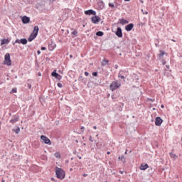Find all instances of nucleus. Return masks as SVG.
<instances>
[{"mask_svg": "<svg viewBox=\"0 0 182 182\" xmlns=\"http://www.w3.org/2000/svg\"><path fill=\"white\" fill-rule=\"evenodd\" d=\"M55 176L59 180H63L65 177H66V173L65 170L62 169V168H59L58 166L55 167Z\"/></svg>", "mask_w": 182, "mask_h": 182, "instance_id": "nucleus-1", "label": "nucleus"}, {"mask_svg": "<svg viewBox=\"0 0 182 182\" xmlns=\"http://www.w3.org/2000/svg\"><path fill=\"white\" fill-rule=\"evenodd\" d=\"M122 86V84L119 81H112L109 85V89L112 92H114L117 89H119Z\"/></svg>", "mask_w": 182, "mask_h": 182, "instance_id": "nucleus-2", "label": "nucleus"}, {"mask_svg": "<svg viewBox=\"0 0 182 182\" xmlns=\"http://www.w3.org/2000/svg\"><path fill=\"white\" fill-rule=\"evenodd\" d=\"M11 62H12V60H11V54L7 53L4 55V65H7V66H11L12 65Z\"/></svg>", "mask_w": 182, "mask_h": 182, "instance_id": "nucleus-3", "label": "nucleus"}, {"mask_svg": "<svg viewBox=\"0 0 182 182\" xmlns=\"http://www.w3.org/2000/svg\"><path fill=\"white\" fill-rule=\"evenodd\" d=\"M41 140H42L41 143H44L45 144H48V146H50L52 144V141H50V139H49V138H48V136L45 135L41 136Z\"/></svg>", "mask_w": 182, "mask_h": 182, "instance_id": "nucleus-4", "label": "nucleus"}, {"mask_svg": "<svg viewBox=\"0 0 182 182\" xmlns=\"http://www.w3.org/2000/svg\"><path fill=\"white\" fill-rule=\"evenodd\" d=\"M112 32L115 33V35L117 36V38H123V31H122V28L117 27V31Z\"/></svg>", "mask_w": 182, "mask_h": 182, "instance_id": "nucleus-5", "label": "nucleus"}, {"mask_svg": "<svg viewBox=\"0 0 182 182\" xmlns=\"http://www.w3.org/2000/svg\"><path fill=\"white\" fill-rule=\"evenodd\" d=\"M15 43H21V45H26L28 43V39L26 38H21V39H16L14 43H13V45H15Z\"/></svg>", "mask_w": 182, "mask_h": 182, "instance_id": "nucleus-6", "label": "nucleus"}, {"mask_svg": "<svg viewBox=\"0 0 182 182\" xmlns=\"http://www.w3.org/2000/svg\"><path fill=\"white\" fill-rule=\"evenodd\" d=\"M51 76H53V77H55V79H57V80H60L62 79V75H60L59 73H56V70H54L52 72Z\"/></svg>", "mask_w": 182, "mask_h": 182, "instance_id": "nucleus-7", "label": "nucleus"}, {"mask_svg": "<svg viewBox=\"0 0 182 182\" xmlns=\"http://www.w3.org/2000/svg\"><path fill=\"white\" fill-rule=\"evenodd\" d=\"M101 18L99 16H94L91 18V22L95 24H97L99 22H100Z\"/></svg>", "mask_w": 182, "mask_h": 182, "instance_id": "nucleus-8", "label": "nucleus"}, {"mask_svg": "<svg viewBox=\"0 0 182 182\" xmlns=\"http://www.w3.org/2000/svg\"><path fill=\"white\" fill-rule=\"evenodd\" d=\"M163 119L160 117H157L155 118V125L160 127L163 124Z\"/></svg>", "mask_w": 182, "mask_h": 182, "instance_id": "nucleus-9", "label": "nucleus"}, {"mask_svg": "<svg viewBox=\"0 0 182 182\" xmlns=\"http://www.w3.org/2000/svg\"><path fill=\"white\" fill-rule=\"evenodd\" d=\"M21 22L22 23H23L24 25H26L27 23H29V22H31V18L26 16H23L21 18Z\"/></svg>", "mask_w": 182, "mask_h": 182, "instance_id": "nucleus-10", "label": "nucleus"}, {"mask_svg": "<svg viewBox=\"0 0 182 182\" xmlns=\"http://www.w3.org/2000/svg\"><path fill=\"white\" fill-rule=\"evenodd\" d=\"M16 122H19V115H13L12 119L10 120L11 124H15Z\"/></svg>", "mask_w": 182, "mask_h": 182, "instance_id": "nucleus-11", "label": "nucleus"}, {"mask_svg": "<svg viewBox=\"0 0 182 182\" xmlns=\"http://www.w3.org/2000/svg\"><path fill=\"white\" fill-rule=\"evenodd\" d=\"M133 28H134V24L132 23H130L129 24H127L125 26V31H127V32H130L132 29H133Z\"/></svg>", "mask_w": 182, "mask_h": 182, "instance_id": "nucleus-12", "label": "nucleus"}, {"mask_svg": "<svg viewBox=\"0 0 182 182\" xmlns=\"http://www.w3.org/2000/svg\"><path fill=\"white\" fill-rule=\"evenodd\" d=\"M84 14H85V15H93L95 16L96 15V11L93 9H90V10H86L84 11Z\"/></svg>", "mask_w": 182, "mask_h": 182, "instance_id": "nucleus-13", "label": "nucleus"}, {"mask_svg": "<svg viewBox=\"0 0 182 182\" xmlns=\"http://www.w3.org/2000/svg\"><path fill=\"white\" fill-rule=\"evenodd\" d=\"M56 48V43H55L53 41H51L50 43L48 44V50L52 51Z\"/></svg>", "mask_w": 182, "mask_h": 182, "instance_id": "nucleus-14", "label": "nucleus"}, {"mask_svg": "<svg viewBox=\"0 0 182 182\" xmlns=\"http://www.w3.org/2000/svg\"><path fill=\"white\" fill-rule=\"evenodd\" d=\"M97 6L99 9L102 10L105 8V2H103V0H99L97 3Z\"/></svg>", "mask_w": 182, "mask_h": 182, "instance_id": "nucleus-15", "label": "nucleus"}, {"mask_svg": "<svg viewBox=\"0 0 182 182\" xmlns=\"http://www.w3.org/2000/svg\"><path fill=\"white\" fill-rule=\"evenodd\" d=\"M164 55L167 56V53H166L163 50H160L159 53L158 54V57L159 58V59H163V57L164 56Z\"/></svg>", "mask_w": 182, "mask_h": 182, "instance_id": "nucleus-16", "label": "nucleus"}, {"mask_svg": "<svg viewBox=\"0 0 182 182\" xmlns=\"http://www.w3.org/2000/svg\"><path fill=\"white\" fill-rule=\"evenodd\" d=\"M9 42H11V40H9V38H4L1 40V46L2 45H8Z\"/></svg>", "mask_w": 182, "mask_h": 182, "instance_id": "nucleus-17", "label": "nucleus"}, {"mask_svg": "<svg viewBox=\"0 0 182 182\" xmlns=\"http://www.w3.org/2000/svg\"><path fill=\"white\" fill-rule=\"evenodd\" d=\"M36 36H36V34H33V33H31L30 36L28 38V42H32V41H34V39L36 38Z\"/></svg>", "mask_w": 182, "mask_h": 182, "instance_id": "nucleus-18", "label": "nucleus"}, {"mask_svg": "<svg viewBox=\"0 0 182 182\" xmlns=\"http://www.w3.org/2000/svg\"><path fill=\"white\" fill-rule=\"evenodd\" d=\"M139 168L144 171L145 170H147L149 168V164H142L140 166Z\"/></svg>", "mask_w": 182, "mask_h": 182, "instance_id": "nucleus-19", "label": "nucleus"}, {"mask_svg": "<svg viewBox=\"0 0 182 182\" xmlns=\"http://www.w3.org/2000/svg\"><path fill=\"white\" fill-rule=\"evenodd\" d=\"M31 33L38 36V33H39V27L38 26H35Z\"/></svg>", "mask_w": 182, "mask_h": 182, "instance_id": "nucleus-20", "label": "nucleus"}, {"mask_svg": "<svg viewBox=\"0 0 182 182\" xmlns=\"http://www.w3.org/2000/svg\"><path fill=\"white\" fill-rule=\"evenodd\" d=\"M119 23H121V25H126L129 23V21L125 20L124 18H119Z\"/></svg>", "mask_w": 182, "mask_h": 182, "instance_id": "nucleus-21", "label": "nucleus"}, {"mask_svg": "<svg viewBox=\"0 0 182 182\" xmlns=\"http://www.w3.org/2000/svg\"><path fill=\"white\" fill-rule=\"evenodd\" d=\"M16 129H13L12 132L16 133V134H19V133L21 132V128L18 126H16Z\"/></svg>", "mask_w": 182, "mask_h": 182, "instance_id": "nucleus-22", "label": "nucleus"}, {"mask_svg": "<svg viewBox=\"0 0 182 182\" xmlns=\"http://www.w3.org/2000/svg\"><path fill=\"white\" fill-rule=\"evenodd\" d=\"M39 141H36L33 143V147H34V149H39Z\"/></svg>", "mask_w": 182, "mask_h": 182, "instance_id": "nucleus-23", "label": "nucleus"}, {"mask_svg": "<svg viewBox=\"0 0 182 182\" xmlns=\"http://www.w3.org/2000/svg\"><path fill=\"white\" fill-rule=\"evenodd\" d=\"M169 156L171 159H178V156L176 155V154H173V152L169 153Z\"/></svg>", "mask_w": 182, "mask_h": 182, "instance_id": "nucleus-24", "label": "nucleus"}, {"mask_svg": "<svg viewBox=\"0 0 182 182\" xmlns=\"http://www.w3.org/2000/svg\"><path fill=\"white\" fill-rule=\"evenodd\" d=\"M102 66H106V65H109V60L104 58L101 63Z\"/></svg>", "mask_w": 182, "mask_h": 182, "instance_id": "nucleus-25", "label": "nucleus"}, {"mask_svg": "<svg viewBox=\"0 0 182 182\" xmlns=\"http://www.w3.org/2000/svg\"><path fill=\"white\" fill-rule=\"evenodd\" d=\"M119 160L122 161V163H126V158H124V155H122L121 156H119Z\"/></svg>", "mask_w": 182, "mask_h": 182, "instance_id": "nucleus-26", "label": "nucleus"}, {"mask_svg": "<svg viewBox=\"0 0 182 182\" xmlns=\"http://www.w3.org/2000/svg\"><path fill=\"white\" fill-rule=\"evenodd\" d=\"M55 159H61L62 156L60 155V152H55L54 154Z\"/></svg>", "mask_w": 182, "mask_h": 182, "instance_id": "nucleus-27", "label": "nucleus"}, {"mask_svg": "<svg viewBox=\"0 0 182 182\" xmlns=\"http://www.w3.org/2000/svg\"><path fill=\"white\" fill-rule=\"evenodd\" d=\"M105 35V33H103V31H97V33H96V36H103Z\"/></svg>", "mask_w": 182, "mask_h": 182, "instance_id": "nucleus-28", "label": "nucleus"}, {"mask_svg": "<svg viewBox=\"0 0 182 182\" xmlns=\"http://www.w3.org/2000/svg\"><path fill=\"white\" fill-rule=\"evenodd\" d=\"M71 33L73 35V38H76V36H77V30H74Z\"/></svg>", "mask_w": 182, "mask_h": 182, "instance_id": "nucleus-29", "label": "nucleus"}, {"mask_svg": "<svg viewBox=\"0 0 182 182\" xmlns=\"http://www.w3.org/2000/svg\"><path fill=\"white\" fill-rule=\"evenodd\" d=\"M108 6H109V8H112V9H114V4H113L112 3H109Z\"/></svg>", "mask_w": 182, "mask_h": 182, "instance_id": "nucleus-30", "label": "nucleus"}, {"mask_svg": "<svg viewBox=\"0 0 182 182\" xmlns=\"http://www.w3.org/2000/svg\"><path fill=\"white\" fill-rule=\"evenodd\" d=\"M118 77H119L120 79H122V80L125 79L124 75H122V73H120L118 74Z\"/></svg>", "mask_w": 182, "mask_h": 182, "instance_id": "nucleus-31", "label": "nucleus"}, {"mask_svg": "<svg viewBox=\"0 0 182 182\" xmlns=\"http://www.w3.org/2000/svg\"><path fill=\"white\" fill-rule=\"evenodd\" d=\"M16 92H18V90H17L16 87H15L11 90L10 93H16Z\"/></svg>", "mask_w": 182, "mask_h": 182, "instance_id": "nucleus-32", "label": "nucleus"}, {"mask_svg": "<svg viewBox=\"0 0 182 182\" xmlns=\"http://www.w3.org/2000/svg\"><path fill=\"white\" fill-rule=\"evenodd\" d=\"M79 82H83V80H85V79L83 78V76H80L78 78Z\"/></svg>", "mask_w": 182, "mask_h": 182, "instance_id": "nucleus-33", "label": "nucleus"}, {"mask_svg": "<svg viewBox=\"0 0 182 182\" xmlns=\"http://www.w3.org/2000/svg\"><path fill=\"white\" fill-rule=\"evenodd\" d=\"M89 140H90V141H91V143H93V141H95V143H96V140H94V141H93V138L92 137V136H90L89 137Z\"/></svg>", "mask_w": 182, "mask_h": 182, "instance_id": "nucleus-34", "label": "nucleus"}, {"mask_svg": "<svg viewBox=\"0 0 182 182\" xmlns=\"http://www.w3.org/2000/svg\"><path fill=\"white\" fill-rule=\"evenodd\" d=\"M57 86H58V87H60V88L63 87V85H62V83H60V82H58V83L57 84Z\"/></svg>", "mask_w": 182, "mask_h": 182, "instance_id": "nucleus-35", "label": "nucleus"}, {"mask_svg": "<svg viewBox=\"0 0 182 182\" xmlns=\"http://www.w3.org/2000/svg\"><path fill=\"white\" fill-rule=\"evenodd\" d=\"M97 75H98L97 72H93L92 73V76H94L95 77H97Z\"/></svg>", "mask_w": 182, "mask_h": 182, "instance_id": "nucleus-36", "label": "nucleus"}, {"mask_svg": "<svg viewBox=\"0 0 182 182\" xmlns=\"http://www.w3.org/2000/svg\"><path fill=\"white\" fill-rule=\"evenodd\" d=\"M81 133H83L85 132V127H81Z\"/></svg>", "mask_w": 182, "mask_h": 182, "instance_id": "nucleus-37", "label": "nucleus"}, {"mask_svg": "<svg viewBox=\"0 0 182 182\" xmlns=\"http://www.w3.org/2000/svg\"><path fill=\"white\" fill-rule=\"evenodd\" d=\"M148 100H149V102H154V100H156L151 99V98H148Z\"/></svg>", "mask_w": 182, "mask_h": 182, "instance_id": "nucleus-38", "label": "nucleus"}, {"mask_svg": "<svg viewBox=\"0 0 182 182\" xmlns=\"http://www.w3.org/2000/svg\"><path fill=\"white\" fill-rule=\"evenodd\" d=\"M166 63H167L166 60H162V65H166Z\"/></svg>", "mask_w": 182, "mask_h": 182, "instance_id": "nucleus-39", "label": "nucleus"}, {"mask_svg": "<svg viewBox=\"0 0 182 182\" xmlns=\"http://www.w3.org/2000/svg\"><path fill=\"white\" fill-rule=\"evenodd\" d=\"M49 2H50L51 4H53V2H55L56 0H48Z\"/></svg>", "mask_w": 182, "mask_h": 182, "instance_id": "nucleus-40", "label": "nucleus"}, {"mask_svg": "<svg viewBox=\"0 0 182 182\" xmlns=\"http://www.w3.org/2000/svg\"><path fill=\"white\" fill-rule=\"evenodd\" d=\"M50 180H51V181L58 182V181H56V180L55 179V178H51Z\"/></svg>", "mask_w": 182, "mask_h": 182, "instance_id": "nucleus-41", "label": "nucleus"}, {"mask_svg": "<svg viewBox=\"0 0 182 182\" xmlns=\"http://www.w3.org/2000/svg\"><path fill=\"white\" fill-rule=\"evenodd\" d=\"M41 50H46V47H41Z\"/></svg>", "mask_w": 182, "mask_h": 182, "instance_id": "nucleus-42", "label": "nucleus"}, {"mask_svg": "<svg viewBox=\"0 0 182 182\" xmlns=\"http://www.w3.org/2000/svg\"><path fill=\"white\" fill-rule=\"evenodd\" d=\"M84 73L86 76H89V72L85 71Z\"/></svg>", "mask_w": 182, "mask_h": 182, "instance_id": "nucleus-43", "label": "nucleus"}, {"mask_svg": "<svg viewBox=\"0 0 182 182\" xmlns=\"http://www.w3.org/2000/svg\"><path fill=\"white\" fill-rule=\"evenodd\" d=\"M111 97H112V99H113V100L116 99V96H114V95H112Z\"/></svg>", "mask_w": 182, "mask_h": 182, "instance_id": "nucleus-44", "label": "nucleus"}, {"mask_svg": "<svg viewBox=\"0 0 182 182\" xmlns=\"http://www.w3.org/2000/svg\"><path fill=\"white\" fill-rule=\"evenodd\" d=\"M28 89H31L32 88V85L31 84H28Z\"/></svg>", "mask_w": 182, "mask_h": 182, "instance_id": "nucleus-45", "label": "nucleus"}, {"mask_svg": "<svg viewBox=\"0 0 182 182\" xmlns=\"http://www.w3.org/2000/svg\"><path fill=\"white\" fill-rule=\"evenodd\" d=\"M46 60L47 62H49V60H50V58H49L48 57H47V58H46Z\"/></svg>", "mask_w": 182, "mask_h": 182, "instance_id": "nucleus-46", "label": "nucleus"}, {"mask_svg": "<svg viewBox=\"0 0 182 182\" xmlns=\"http://www.w3.org/2000/svg\"><path fill=\"white\" fill-rule=\"evenodd\" d=\"M82 177H87V173L82 174Z\"/></svg>", "mask_w": 182, "mask_h": 182, "instance_id": "nucleus-47", "label": "nucleus"}, {"mask_svg": "<svg viewBox=\"0 0 182 182\" xmlns=\"http://www.w3.org/2000/svg\"><path fill=\"white\" fill-rule=\"evenodd\" d=\"M114 68H115L116 69H118L119 65H117V64H116V65H114Z\"/></svg>", "mask_w": 182, "mask_h": 182, "instance_id": "nucleus-48", "label": "nucleus"}, {"mask_svg": "<svg viewBox=\"0 0 182 182\" xmlns=\"http://www.w3.org/2000/svg\"><path fill=\"white\" fill-rule=\"evenodd\" d=\"M166 68L167 69H170V65H166Z\"/></svg>", "mask_w": 182, "mask_h": 182, "instance_id": "nucleus-49", "label": "nucleus"}, {"mask_svg": "<svg viewBox=\"0 0 182 182\" xmlns=\"http://www.w3.org/2000/svg\"><path fill=\"white\" fill-rule=\"evenodd\" d=\"M77 157H78V159H80V160H82V156H80L79 155H77Z\"/></svg>", "mask_w": 182, "mask_h": 182, "instance_id": "nucleus-50", "label": "nucleus"}, {"mask_svg": "<svg viewBox=\"0 0 182 182\" xmlns=\"http://www.w3.org/2000/svg\"><path fill=\"white\" fill-rule=\"evenodd\" d=\"M37 54H38V55H41V50H38L37 51Z\"/></svg>", "mask_w": 182, "mask_h": 182, "instance_id": "nucleus-51", "label": "nucleus"}, {"mask_svg": "<svg viewBox=\"0 0 182 182\" xmlns=\"http://www.w3.org/2000/svg\"><path fill=\"white\" fill-rule=\"evenodd\" d=\"M161 109H164V105H161Z\"/></svg>", "mask_w": 182, "mask_h": 182, "instance_id": "nucleus-52", "label": "nucleus"}, {"mask_svg": "<svg viewBox=\"0 0 182 182\" xmlns=\"http://www.w3.org/2000/svg\"><path fill=\"white\" fill-rule=\"evenodd\" d=\"M120 174H123L124 171H119Z\"/></svg>", "mask_w": 182, "mask_h": 182, "instance_id": "nucleus-53", "label": "nucleus"}, {"mask_svg": "<svg viewBox=\"0 0 182 182\" xmlns=\"http://www.w3.org/2000/svg\"><path fill=\"white\" fill-rule=\"evenodd\" d=\"M93 129H95V130H96V129H97V127L94 126V127H93Z\"/></svg>", "mask_w": 182, "mask_h": 182, "instance_id": "nucleus-54", "label": "nucleus"}, {"mask_svg": "<svg viewBox=\"0 0 182 182\" xmlns=\"http://www.w3.org/2000/svg\"><path fill=\"white\" fill-rule=\"evenodd\" d=\"M125 2H130L131 0H124Z\"/></svg>", "mask_w": 182, "mask_h": 182, "instance_id": "nucleus-55", "label": "nucleus"}, {"mask_svg": "<svg viewBox=\"0 0 182 182\" xmlns=\"http://www.w3.org/2000/svg\"><path fill=\"white\" fill-rule=\"evenodd\" d=\"M139 1H140L141 4H144V1H143V0H139Z\"/></svg>", "mask_w": 182, "mask_h": 182, "instance_id": "nucleus-56", "label": "nucleus"}, {"mask_svg": "<svg viewBox=\"0 0 182 182\" xmlns=\"http://www.w3.org/2000/svg\"><path fill=\"white\" fill-rule=\"evenodd\" d=\"M38 76H42V74L41 73H38Z\"/></svg>", "mask_w": 182, "mask_h": 182, "instance_id": "nucleus-57", "label": "nucleus"}, {"mask_svg": "<svg viewBox=\"0 0 182 182\" xmlns=\"http://www.w3.org/2000/svg\"><path fill=\"white\" fill-rule=\"evenodd\" d=\"M70 58H73V55H70Z\"/></svg>", "mask_w": 182, "mask_h": 182, "instance_id": "nucleus-58", "label": "nucleus"}, {"mask_svg": "<svg viewBox=\"0 0 182 182\" xmlns=\"http://www.w3.org/2000/svg\"><path fill=\"white\" fill-rule=\"evenodd\" d=\"M145 15H147V14H149V12L146 11L145 13H144Z\"/></svg>", "mask_w": 182, "mask_h": 182, "instance_id": "nucleus-59", "label": "nucleus"}, {"mask_svg": "<svg viewBox=\"0 0 182 182\" xmlns=\"http://www.w3.org/2000/svg\"><path fill=\"white\" fill-rule=\"evenodd\" d=\"M107 154H110V151H107Z\"/></svg>", "mask_w": 182, "mask_h": 182, "instance_id": "nucleus-60", "label": "nucleus"}, {"mask_svg": "<svg viewBox=\"0 0 182 182\" xmlns=\"http://www.w3.org/2000/svg\"><path fill=\"white\" fill-rule=\"evenodd\" d=\"M171 41H172V42H176V40H174V39H172Z\"/></svg>", "mask_w": 182, "mask_h": 182, "instance_id": "nucleus-61", "label": "nucleus"}, {"mask_svg": "<svg viewBox=\"0 0 182 182\" xmlns=\"http://www.w3.org/2000/svg\"><path fill=\"white\" fill-rule=\"evenodd\" d=\"M58 72H59V73H63V72H61L60 70H59Z\"/></svg>", "mask_w": 182, "mask_h": 182, "instance_id": "nucleus-62", "label": "nucleus"}, {"mask_svg": "<svg viewBox=\"0 0 182 182\" xmlns=\"http://www.w3.org/2000/svg\"><path fill=\"white\" fill-rule=\"evenodd\" d=\"M1 181H2V182H5V180H4V179H2Z\"/></svg>", "mask_w": 182, "mask_h": 182, "instance_id": "nucleus-63", "label": "nucleus"}, {"mask_svg": "<svg viewBox=\"0 0 182 182\" xmlns=\"http://www.w3.org/2000/svg\"><path fill=\"white\" fill-rule=\"evenodd\" d=\"M125 154H127V150L125 151Z\"/></svg>", "mask_w": 182, "mask_h": 182, "instance_id": "nucleus-64", "label": "nucleus"}]
</instances>
